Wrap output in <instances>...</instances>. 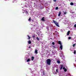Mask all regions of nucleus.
<instances>
[{"label": "nucleus", "instance_id": "nucleus-1", "mask_svg": "<svg viewBox=\"0 0 76 76\" xmlns=\"http://www.w3.org/2000/svg\"><path fill=\"white\" fill-rule=\"evenodd\" d=\"M47 63L48 65H50L51 64V60L49 59L47 60Z\"/></svg>", "mask_w": 76, "mask_h": 76}, {"label": "nucleus", "instance_id": "nucleus-2", "mask_svg": "<svg viewBox=\"0 0 76 76\" xmlns=\"http://www.w3.org/2000/svg\"><path fill=\"white\" fill-rule=\"evenodd\" d=\"M53 23H54L55 24L56 26H57L59 27V25H58V23L57 22L54 21V20H53Z\"/></svg>", "mask_w": 76, "mask_h": 76}, {"label": "nucleus", "instance_id": "nucleus-3", "mask_svg": "<svg viewBox=\"0 0 76 76\" xmlns=\"http://www.w3.org/2000/svg\"><path fill=\"white\" fill-rule=\"evenodd\" d=\"M41 70L42 71V75L43 76H45V74H44V71L42 70V69H41Z\"/></svg>", "mask_w": 76, "mask_h": 76}, {"label": "nucleus", "instance_id": "nucleus-4", "mask_svg": "<svg viewBox=\"0 0 76 76\" xmlns=\"http://www.w3.org/2000/svg\"><path fill=\"white\" fill-rule=\"evenodd\" d=\"M23 13H26V14H28V12H27V11L26 10H23Z\"/></svg>", "mask_w": 76, "mask_h": 76}, {"label": "nucleus", "instance_id": "nucleus-5", "mask_svg": "<svg viewBox=\"0 0 76 76\" xmlns=\"http://www.w3.org/2000/svg\"><path fill=\"white\" fill-rule=\"evenodd\" d=\"M60 48L61 49V50H62V49H63V45H60Z\"/></svg>", "mask_w": 76, "mask_h": 76}, {"label": "nucleus", "instance_id": "nucleus-6", "mask_svg": "<svg viewBox=\"0 0 76 76\" xmlns=\"http://www.w3.org/2000/svg\"><path fill=\"white\" fill-rule=\"evenodd\" d=\"M63 69L64 70V72H67V69H66L65 68V67H63Z\"/></svg>", "mask_w": 76, "mask_h": 76}, {"label": "nucleus", "instance_id": "nucleus-7", "mask_svg": "<svg viewBox=\"0 0 76 76\" xmlns=\"http://www.w3.org/2000/svg\"><path fill=\"white\" fill-rule=\"evenodd\" d=\"M58 43L59 44H60V45H62V44H61V41H58Z\"/></svg>", "mask_w": 76, "mask_h": 76}, {"label": "nucleus", "instance_id": "nucleus-8", "mask_svg": "<svg viewBox=\"0 0 76 76\" xmlns=\"http://www.w3.org/2000/svg\"><path fill=\"white\" fill-rule=\"evenodd\" d=\"M35 53H36V54H38V51L36 49L35 50Z\"/></svg>", "mask_w": 76, "mask_h": 76}, {"label": "nucleus", "instance_id": "nucleus-9", "mask_svg": "<svg viewBox=\"0 0 76 76\" xmlns=\"http://www.w3.org/2000/svg\"><path fill=\"white\" fill-rule=\"evenodd\" d=\"M60 57H63V54L61 53L60 55Z\"/></svg>", "mask_w": 76, "mask_h": 76}, {"label": "nucleus", "instance_id": "nucleus-10", "mask_svg": "<svg viewBox=\"0 0 76 76\" xmlns=\"http://www.w3.org/2000/svg\"><path fill=\"white\" fill-rule=\"evenodd\" d=\"M42 21H45V19H44V17H43L42 18Z\"/></svg>", "mask_w": 76, "mask_h": 76}, {"label": "nucleus", "instance_id": "nucleus-11", "mask_svg": "<svg viewBox=\"0 0 76 76\" xmlns=\"http://www.w3.org/2000/svg\"><path fill=\"white\" fill-rule=\"evenodd\" d=\"M61 12H60L58 14V16H60V15H61Z\"/></svg>", "mask_w": 76, "mask_h": 76}, {"label": "nucleus", "instance_id": "nucleus-12", "mask_svg": "<svg viewBox=\"0 0 76 76\" xmlns=\"http://www.w3.org/2000/svg\"><path fill=\"white\" fill-rule=\"evenodd\" d=\"M28 44H31V41L29 40L28 41Z\"/></svg>", "mask_w": 76, "mask_h": 76}, {"label": "nucleus", "instance_id": "nucleus-13", "mask_svg": "<svg viewBox=\"0 0 76 76\" xmlns=\"http://www.w3.org/2000/svg\"><path fill=\"white\" fill-rule=\"evenodd\" d=\"M70 34V31H68L67 33V35H69Z\"/></svg>", "mask_w": 76, "mask_h": 76}, {"label": "nucleus", "instance_id": "nucleus-14", "mask_svg": "<svg viewBox=\"0 0 76 76\" xmlns=\"http://www.w3.org/2000/svg\"><path fill=\"white\" fill-rule=\"evenodd\" d=\"M30 61V59H28L27 60V62H29Z\"/></svg>", "mask_w": 76, "mask_h": 76}, {"label": "nucleus", "instance_id": "nucleus-15", "mask_svg": "<svg viewBox=\"0 0 76 76\" xmlns=\"http://www.w3.org/2000/svg\"><path fill=\"white\" fill-rule=\"evenodd\" d=\"M27 36L28 37V39H31V37H29V35H28Z\"/></svg>", "mask_w": 76, "mask_h": 76}, {"label": "nucleus", "instance_id": "nucleus-16", "mask_svg": "<svg viewBox=\"0 0 76 76\" xmlns=\"http://www.w3.org/2000/svg\"><path fill=\"white\" fill-rule=\"evenodd\" d=\"M57 63H58L59 64H60V61H57Z\"/></svg>", "mask_w": 76, "mask_h": 76}, {"label": "nucleus", "instance_id": "nucleus-17", "mask_svg": "<svg viewBox=\"0 0 76 76\" xmlns=\"http://www.w3.org/2000/svg\"><path fill=\"white\" fill-rule=\"evenodd\" d=\"M70 5H71V6H73V3L71 2L70 3Z\"/></svg>", "mask_w": 76, "mask_h": 76}, {"label": "nucleus", "instance_id": "nucleus-18", "mask_svg": "<svg viewBox=\"0 0 76 76\" xmlns=\"http://www.w3.org/2000/svg\"><path fill=\"white\" fill-rule=\"evenodd\" d=\"M34 56L32 57H31L32 60H34Z\"/></svg>", "mask_w": 76, "mask_h": 76}, {"label": "nucleus", "instance_id": "nucleus-19", "mask_svg": "<svg viewBox=\"0 0 76 76\" xmlns=\"http://www.w3.org/2000/svg\"><path fill=\"white\" fill-rule=\"evenodd\" d=\"M76 51L75 50H74V54H76Z\"/></svg>", "mask_w": 76, "mask_h": 76}, {"label": "nucleus", "instance_id": "nucleus-20", "mask_svg": "<svg viewBox=\"0 0 76 76\" xmlns=\"http://www.w3.org/2000/svg\"><path fill=\"white\" fill-rule=\"evenodd\" d=\"M58 69H56V72H58Z\"/></svg>", "mask_w": 76, "mask_h": 76}, {"label": "nucleus", "instance_id": "nucleus-21", "mask_svg": "<svg viewBox=\"0 0 76 76\" xmlns=\"http://www.w3.org/2000/svg\"><path fill=\"white\" fill-rule=\"evenodd\" d=\"M58 7H56L55 9L56 10H58Z\"/></svg>", "mask_w": 76, "mask_h": 76}, {"label": "nucleus", "instance_id": "nucleus-22", "mask_svg": "<svg viewBox=\"0 0 76 76\" xmlns=\"http://www.w3.org/2000/svg\"><path fill=\"white\" fill-rule=\"evenodd\" d=\"M37 40H39V38H38V37H37Z\"/></svg>", "mask_w": 76, "mask_h": 76}, {"label": "nucleus", "instance_id": "nucleus-23", "mask_svg": "<svg viewBox=\"0 0 76 76\" xmlns=\"http://www.w3.org/2000/svg\"><path fill=\"white\" fill-rule=\"evenodd\" d=\"M68 39H71V37H68Z\"/></svg>", "mask_w": 76, "mask_h": 76}, {"label": "nucleus", "instance_id": "nucleus-24", "mask_svg": "<svg viewBox=\"0 0 76 76\" xmlns=\"http://www.w3.org/2000/svg\"><path fill=\"white\" fill-rule=\"evenodd\" d=\"M64 15H66V14L67 13V12H64Z\"/></svg>", "mask_w": 76, "mask_h": 76}, {"label": "nucleus", "instance_id": "nucleus-25", "mask_svg": "<svg viewBox=\"0 0 76 76\" xmlns=\"http://www.w3.org/2000/svg\"><path fill=\"white\" fill-rule=\"evenodd\" d=\"M62 65L61 66V69H63V67L62 66Z\"/></svg>", "mask_w": 76, "mask_h": 76}, {"label": "nucleus", "instance_id": "nucleus-26", "mask_svg": "<svg viewBox=\"0 0 76 76\" xmlns=\"http://www.w3.org/2000/svg\"><path fill=\"white\" fill-rule=\"evenodd\" d=\"M29 21H30L31 20V18H30L28 19Z\"/></svg>", "mask_w": 76, "mask_h": 76}, {"label": "nucleus", "instance_id": "nucleus-27", "mask_svg": "<svg viewBox=\"0 0 76 76\" xmlns=\"http://www.w3.org/2000/svg\"><path fill=\"white\" fill-rule=\"evenodd\" d=\"M53 74H57V72H53Z\"/></svg>", "mask_w": 76, "mask_h": 76}, {"label": "nucleus", "instance_id": "nucleus-28", "mask_svg": "<svg viewBox=\"0 0 76 76\" xmlns=\"http://www.w3.org/2000/svg\"><path fill=\"white\" fill-rule=\"evenodd\" d=\"M75 44H74L73 45V47H75Z\"/></svg>", "mask_w": 76, "mask_h": 76}, {"label": "nucleus", "instance_id": "nucleus-29", "mask_svg": "<svg viewBox=\"0 0 76 76\" xmlns=\"http://www.w3.org/2000/svg\"><path fill=\"white\" fill-rule=\"evenodd\" d=\"M52 44L53 45H54V42H52Z\"/></svg>", "mask_w": 76, "mask_h": 76}, {"label": "nucleus", "instance_id": "nucleus-30", "mask_svg": "<svg viewBox=\"0 0 76 76\" xmlns=\"http://www.w3.org/2000/svg\"><path fill=\"white\" fill-rule=\"evenodd\" d=\"M74 27H75V28H76V24H75L74 25Z\"/></svg>", "mask_w": 76, "mask_h": 76}, {"label": "nucleus", "instance_id": "nucleus-31", "mask_svg": "<svg viewBox=\"0 0 76 76\" xmlns=\"http://www.w3.org/2000/svg\"><path fill=\"white\" fill-rule=\"evenodd\" d=\"M32 37H33V38H35V36H32Z\"/></svg>", "mask_w": 76, "mask_h": 76}, {"label": "nucleus", "instance_id": "nucleus-32", "mask_svg": "<svg viewBox=\"0 0 76 76\" xmlns=\"http://www.w3.org/2000/svg\"><path fill=\"white\" fill-rule=\"evenodd\" d=\"M55 2H56V0H53Z\"/></svg>", "mask_w": 76, "mask_h": 76}, {"label": "nucleus", "instance_id": "nucleus-33", "mask_svg": "<svg viewBox=\"0 0 76 76\" xmlns=\"http://www.w3.org/2000/svg\"><path fill=\"white\" fill-rule=\"evenodd\" d=\"M29 48H31V47H29Z\"/></svg>", "mask_w": 76, "mask_h": 76}, {"label": "nucleus", "instance_id": "nucleus-34", "mask_svg": "<svg viewBox=\"0 0 76 76\" xmlns=\"http://www.w3.org/2000/svg\"><path fill=\"white\" fill-rule=\"evenodd\" d=\"M46 28H47V29H48V27H47Z\"/></svg>", "mask_w": 76, "mask_h": 76}, {"label": "nucleus", "instance_id": "nucleus-35", "mask_svg": "<svg viewBox=\"0 0 76 76\" xmlns=\"http://www.w3.org/2000/svg\"><path fill=\"white\" fill-rule=\"evenodd\" d=\"M54 69H56V68H53V70H54Z\"/></svg>", "mask_w": 76, "mask_h": 76}, {"label": "nucleus", "instance_id": "nucleus-36", "mask_svg": "<svg viewBox=\"0 0 76 76\" xmlns=\"http://www.w3.org/2000/svg\"><path fill=\"white\" fill-rule=\"evenodd\" d=\"M28 64H29V63H28Z\"/></svg>", "mask_w": 76, "mask_h": 76}, {"label": "nucleus", "instance_id": "nucleus-37", "mask_svg": "<svg viewBox=\"0 0 76 76\" xmlns=\"http://www.w3.org/2000/svg\"><path fill=\"white\" fill-rule=\"evenodd\" d=\"M25 1H26L27 0H24Z\"/></svg>", "mask_w": 76, "mask_h": 76}]
</instances>
